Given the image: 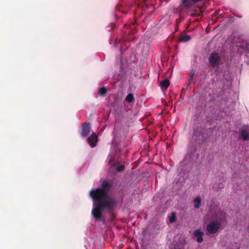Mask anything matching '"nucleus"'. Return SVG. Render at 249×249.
<instances>
[{"instance_id":"obj_1","label":"nucleus","mask_w":249,"mask_h":249,"mask_svg":"<svg viewBox=\"0 0 249 249\" xmlns=\"http://www.w3.org/2000/svg\"><path fill=\"white\" fill-rule=\"evenodd\" d=\"M112 186L111 182L104 180L100 188L92 189L89 192L94 206L92 210L91 214L96 220L101 219L102 212L105 209H107L110 213H112L113 208L116 205V201L108 196Z\"/></svg>"},{"instance_id":"obj_2","label":"nucleus","mask_w":249,"mask_h":249,"mask_svg":"<svg viewBox=\"0 0 249 249\" xmlns=\"http://www.w3.org/2000/svg\"><path fill=\"white\" fill-rule=\"evenodd\" d=\"M223 55L221 53L216 52H213L210 54L209 57V62L210 65L213 68H218L221 64V58Z\"/></svg>"},{"instance_id":"obj_3","label":"nucleus","mask_w":249,"mask_h":249,"mask_svg":"<svg viewBox=\"0 0 249 249\" xmlns=\"http://www.w3.org/2000/svg\"><path fill=\"white\" fill-rule=\"evenodd\" d=\"M226 215L225 212L219 210L212 216V219L213 220L219 222L221 224L227 222Z\"/></svg>"},{"instance_id":"obj_4","label":"nucleus","mask_w":249,"mask_h":249,"mask_svg":"<svg viewBox=\"0 0 249 249\" xmlns=\"http://www.w3.org/2000/svg\"><path fill=\"white\" fill-rule=\"evenodd\" d=\"M221 225L219 222L213 220L207 225V231L211 234L216 233L220 229Z\"/></svg>"},{"instance_id":"obj_5","label":"nucleus","mask_w":249,"mask_h":249,"mask_svg":"<svg viewBox=\"0 0 249 249\" xmlns=\"http://www.w3.org/2000/svg\"><path fill=\"white\" fill-rule=\"evenodd\" d=\"M204 129L201 126H197L193 129V137L196 139L201 140L204 138Z\"/></svg>"},{"instance_id":"obj_6","label":"nucleus","mask_w":249,"mask_h":249,"mask_svg":"<svg viewBox=\"0 0 249 249\" xmlns=\"http://www.w3.org/2000/svg\"><path fill=\"white\" fill-rule=\"evenodd\" d=\"M203 11L200 8H194V5L190 6L189 10H187V14L191 17H198L202 15Z\"/></svg>"},{"instance_id":"obj_7","label":"nucleus","mask_w":249,"mask_h":249,"mask_svg":"<svg viewBox=\"0 0 249 249\" xmlns=\"http://www.w3.org/2000/svg\"><path fill=\"white\" fill-rule=\"evenodd\" d=\"M189 5L187 3H183V0H181V3L178 7L175 9L174 13H180L185 11L187 14V10H189Z\"/></svg>"},{"instance_id":"obj_8","label":"nucleus","mask_w":249,"mask_h":249,"mask_svg":"<svg viewBox=\"0 0 249 249\" xmlns=\"http://www.w3.org/2000/svg\"><path fill=\"white\" fill-rule=\"evenodd\" d=\"M90 130V124L89 123H85L82 126L81 135L83 137H86L89 134Z\"/></svg>"},{"instance_id":"obj_9","label":"nucleus","mask_w":249,"mask_h":249,"mask_svg":"<svg viewBox=\"0 0 249 249\" xmlns=\"http://www.w3.org/2000/svg\"><path fill=\"white\" fill-rule=\"evenodd\" d=\"M91 147H94L97 142V136L95 133L93 132L92 135L87 139Z\"/></svg>"},{"instance_id":"obj_10","label":"nucleus","mask_w":249,"mask_h":249,"mask_svg":"<svg viewBox=\"0 0 249 249\" xmlns=\"http://www.w3.org/2000/svg\"><path fill=\"white\" fill-rule=\"evenodd\" d=\"M191 38V36L187 35L185 32H182L179 36L178 40L180 42H186L189 41Z\"/></svg>"},{"instance_id":"obj_11","label":"nucleus","mask_w":249,"mask_h":249,"mask_svg":"<svg viewBox=\"0 0 249 249\" xmlns=\"http://www.w3.org/2000/svg\"><path fill=\"white\" fill-rule=\"evenodd\" d=\"M203 235L204 233L200 229H197L194 231V235L197 237L196 241L198 243H201L203 241Z\"/></svg>"},{"instance_id":"obj_12","label":"nucleus","mask_w":249,"mask_h":249,"mask_svg":"<svg viewBox=\"0 0 249 249\" xmlns=\"http://www.w3.org/2000/svg\"><path fill=\"white\" fill-rule=\"evenodd\" d=\"M224 179H220L218 182H216L213 184V188L217 191L218 189H223L225 186L224 184Z\"/></svg>"},{"instance_id":"obj_13","label":"nucleus","mask_w":249,"mask_h":249,"mask_svg":"<svg viewBox=\"0 0 249 249\" xmlns=\"http://www.w3.org/2000/svg\"><path fill=\"white\" fill-rule=\"evenodd\" d=\"M160 87L162 89H166L170 85L169 79L165 78L160 82Z\"/></svg>"},{"instance_id":"obj_14","label":"nucleus","mask_w":249,"mask_h":249,"mask_svg":"<svg viewBox=\"0 0 249 249\" xmlns=\"http://www.w3.org/2000/svg\"><path fill=\"white\" fill-rule=\"evenodd\" d=\"M240 137L243 141L249 140V135L245 130H243L241 131Z\"/></svg>"},{"instance_id":"obj_15","label":"nucleus","mask_w":249,"mask_h":249,"mask_svg":"<svg viewBox=\"0 0 249 249\" xmlns=\"http://www.w3.org/2000/svg\"><path fill=\"white\" fill-rule=\"evenodd\" d=\"M201 202V198L200 196H197L194 200L195 207L196 209H198L200 207Z\"/></svg>"},{"instance_id":"obj_16","label":"nucleus","mask_w":249,"mask_h":249,"mask_svg":"<svg viewBox=\"0 0 249 249\" xmlns=\"http://www.w3.org/2000/svg\"><path fill=\"white\" fill-rule=\"evenodd\" d=\"M125 100L129 103L132 102L134 100L133 95L132 93L128 94L125 97Z\"/></svg>"},{"instance_id":"obj_17","label":"nucleus","mask_w":249,"mask_h":249,"mask_svg":"<svg viewBox=\"0 0 249 249\" xmlns=\"http://www.w3.org/2000/svg\"><path fill=\"white\" fill-rule=\"evenodd\" d=\"M107 91V89L105 87H102L99 89L98 90V93L100 95L104 96L106 94Z\"/></svg>"},{"instance_id":"obj_18","label":"nucleus","mask_w":249,"mask_h":249,"mask_svg":"<svg viewBox=\"0 0 249 249\" xmlns=\"http://www.w3.org/2000/svg\"><path fill=\"white\" fill-rule=\"evenodd\" d=\"M169 222L171 223H174L176 220V215L175 213L172 212L171 213V215L169 217Z\"/></svg>"},{"instance_id":"obj_19","label":"nucleus","mask_w":249,"mask_h":249,"mask_svg":"<svg viewBox=\"0 0 249 249\" xmlns=\"http://www.w3.org/2000/svg\"><path fill=\"white\" fill-rule=\"evenodd\" d=\"M244 48L245 49L244 51L246 53V55L247 56V57H249V48Z\"/></svg>"},{"instance_id":"obj_20","label":"nucleus","mask_w":249,"mask_h":249,"mask_svg":"<svg viewBox=\"0 0 249 249\" xmlns=\"http://www.w3.org/2000/svg\"><path fill=\"white\" fill-rule=\"evenodd\" d=\"M194 77V73L193 72L190 76V78H189V80L190 83H191V82L193 80Z\"/></svg>"},{"instance_id":"obj_21","label":"nucleus","mask_w":249,"mask_h":249,"mask_svg":"<svg viewBox=\"0 0 249 249\" xmlns=\"http://www.w3.org/2000/svg\"><path fill=\"white\" fill-rule=\"evenodd\" d=\"M114 207L113 208V209L112 210V213H110L109 212L108 213H109V214L111 215V220H113L114 218H115V215L113 214V210H114Z\"/></svg>"},{"instance_id":"obj_22","label":"nucleus","mask_w":249,"mask_h":249,"mask_svg":"<svg viewBox=\"0 0 249 249\" xmlns=\"http://www.w3.org/2000/svg\"><path fill=\"white\" fill-rule=\"evenodd\" d=\"M124 169V166L123 165H121L120 166L119 168H118V171H122Z\"/></svg>"},{"instance_id":"obj_23","label":"nucleus","mask_w":249,"mask_h":249,"mask_svg":"<svg viewBox=\"0 0 249 249\" xmlns=\"http://www.w3.org/2000/svg\"><path fill=\"white\" fill-rule=\"evenodd\" d=\"M176 22H177V24H179V23H180V20L179 19H178H178H177L176 20Z\"/></svg>"},{"instance_id":"obj_24","label":"nucleus","mask_w":249,"mask_h":249,"mask_svg":"<svg viewBox=\"0 0 249 249\" xmlns=\"http://www.w3.org/2000/svg\"><path fill=\"white\" fill-rule=\"evenodd\" d=\"M111 28L112 29L113 27L115 26V25L113 23H111Z\"/></svg>"},{"instance_id":"obj_25","label":"nucleus","mask_w":249,"mask_h":249,"mask_svg":"<svg viewBox=\"0 0 249 249\" xmlns=\"http://www.w3.org/2000/svg\"><path fill=\"white\" fill-rule=\"evenodd\" d=\"M129 33H130V31H126L125 33L126 34H129Z\"/></svg>"},{"instance_id":"obj_26","label":"nucleus","mask_w":249,"mask_h":249,"mask_svg":"<svg viewBox=\"0 0 249 249\" xmlns=\"http://www.w3.org/2000/svg\"><path fill=\"white\" fill-rule=\"evenodd\" d=\"M122 48H120V52L122 53Z\"/></svg>"},{"instance_id":"obj_27","label":"nucleus","mask_w":249,"mask_h":249,"mask_svg":"<svg viewBox=\"0 0 249 249\" xmlns=\"http://www.w3.org/2000/svg\"><path fill=\"white\" fill-rule=\"evenodd\" d=\"M238 47H242L241 45L239 46Z\"/></svg>"}]
</instances>
